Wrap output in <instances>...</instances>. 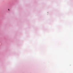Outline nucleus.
I'll return each instance as SVG.
<instances>
[{
    "mask_svg": "<svg viewBox=\"0 0 73 73\" xmlns=\"http://www.w3.org/2000/svg\"><path fill=\"white\" fill-rule=\"evenodd\" d=\"M8 10H9V9H8Z\"/></svg>",
    "mask_w": 73,
    "mask_h": 73,
    "instance_id": "1",
    "label": "nucleus"
}]
</instances>
